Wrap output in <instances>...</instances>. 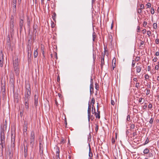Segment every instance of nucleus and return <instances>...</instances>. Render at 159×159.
Segmentation results:
<instances>
[{"label": "nucleus", "mask_w": 159, "mask_h": 159, "mask_svg": "<svg viewBox=\"0 0 159 159\" xmlns=\"http://www.w3.org/2000/svg\"><path fill=\"white\" fill-rule=\"evenodd\" d=\"M13 65L16 75H19V60L18 58L14 57L13 59Z\"/></svg>", "instance_id": "nucleus-1"}, {"label": "nucleus", "mask_w": 159, "mask_h": 159, "mask_svg": "<svg viewBox=\"0 0 159 159\" xmlns=\"http://www.w3.org/2000/svg\"><path fill=\"white\" fill-rule=\"evenodd\" d=\"M10 79L9 83V85L11 89H12L13 91L15 89V77L14 74L11 73L9 75Z\"/></svg>", "instance_id": "nucleus-2"}, {"label": "nucleus", "mask_w": 159, "mask_h": 159, "mask_svg": "<svg viewBox=\"0 0 159 159\" xmlns=\"http://www.w3.org/2000/svg\"><path fill=\"white\" fill-rule=\"evenodd\" d=\"M30 139V147L31 148H33L34 144L35 142L34 133L33 131H32L31 132Z\"/></svg>", "instance_id": "nucleus-3"}, {"label": "nucleus", "mask_w": 159, "mask_h": 159, "mask_svg": "<svg viewBox=\"0 0 159 159\" xmlns=\"http://www.w3.org/2000/svg\"><path fill=\"white\" fill-rule=\"evenodd\" d=\"M5 125H1L0 128V138H5V135L7 127Z\"/></svg>", "instance_id": "nucleus-4"}, {"label": "nucleus", "mask_w": 159, "mask_h": 159, "mask_svg": "<svg viewBox=\"0 0 159 159\" xmlns=\"http://www.w3.org/2000/svg\"><path fill=\"white\" fill-rule=\"evenodd\" d=\"M10 30L11 31L13 32L14 31V27L15 25V20L13 16L12 15L11 17V19L10 22Z\"/></svg>", "instance_id": "nucleus-5"}, {"label": "nucleus", "mask_w": 159, "mask_h": 159, "mask_svg": "<svg viewBox=\"0 0 159 159\" xmlns=\"http://www.w3.org/2000/svg\"><path fill=\"white\" fill-rule=\"evenodd\" d=\"M24 16H23L22 18L21 17L20 18L19 25L20 27V32L22 30L23 27L25 26V24L24 23Z\"/></svg>", "instance_id": "nucleus-6"}, {"label": "nucleus", "mask_w": 159, "mask_h": 159, "mask_svg": "<svg viewBox=\"0 0 159 159\" xmlns=\"http://www.w3.org/2000/svg\"><path fill=\"white\" fill-rule=\"evenodd\" d=\"M11 147L12 148H11V150L9 148H8V152H7V156H8L9 159H11L13 157V151L14 149L13 148L14 147V145L12 146V145Z\"/></svg>", "instance_id": "nucleus-7"}, {"label": "nucleus", "mask_w": 159, "mask_h": 159, "mask_svg": "<svg viewBox=\"0 0 159 159\" xmlns=\"http://www.w3.org/2000/svg\"><path fill=\"white\" fill-rule=\"evenodd\" d=\"M31 95L30 88L29 87L28 88H26L25 96L24 98H30Z\"/></svg>", "instance_id": "nucleus-8"}, {"label": "nucleus", "mask_w": 159, "mask_h": 159, "mask_svg": "<svg viewBox=\"0 0 159 159\" xmlns=\"http://www.w3.org/2000/svg\"><path fill=\"white\" fill-rule=\"evenodd\" d=\"M24 157L25 158H26L28 155L27 152H28V146L27 145L26 146H25L24 145Z\"/></svg>", "instance_id": "nucleus-9"}, {"label": "nucleus", "mask_w": 159, "mask_h": 159, "mask_svg": "<svg viewBox=\"0 0 159 159\" xmlns=\"http://www.w3.org/2000/svg\"><path fill=\"white\" fill-rule=\"evenodd\" d=\"M27 123L25 122V121L24 123V130H23V132L24 133H26L27 132Z\"/></svg>", "instance_id": "nucleus-10"}, {"label": "nucleus", "mask_w": 159, "mask_h": 159, "mask_svg": "<svg viewBox=\"0 0 159 159\" xmlns=\"http://www.w3.org/2000/svg\"><path fill=\"white\" fill-rule=\"evenodd\" d=\"M38 98L37 97L36 95H35L34 96V105L36 108L38 106Z\"/></svg>", "instance_id": "nucleus-11"}, {"label": "nucleus", "mask_w": 159, "mask_h": 159, "mask_svg": "<svg viewBox=\"0 0 159 159\" xmlns=\"http://www.w3.org/2000/svg\"><path fill=\"white\" fill-rule=\"evenodd\" d=\"M104 57L105 55H104L103 56H102L101 59V66L102 69V68L104 64Z\"/></svg>", "instance_id": "nucleus-12"}, {"label": "nucleus", "mask_w": 159, "mask_h": 159, "mask_svg": "<svg viewBox=\"0 0 159 159\" xmlns=\"http://www.w3.org/2000/svg\"><path fill=\"white\" fill-rule=\"evenodd\" d=\"M91 106L89 104V106L88 109V116H90V115H91Z\"/></svg>", "instance_id": "nucleus-13"}, {"label": "nucleus", "mask_w": 159, "mask_h": 159, "mask_svg": "<svg viewBox=\"0 0 159 159\" xmlns=\"http://www.w3.org/2000/svg\"><path fill=\"white\" fill-rule=\"evenodd\" d=\"M116 59L114 58L112 60V67L113 70H114L116 66Z\"/></svg>", "instance_id": "nucleus-14"}, {"label": "nucleus", "mask_w": 159, "mask_h": 159, "mask_svg": "<svg viewBox=\"0 0 159 159\" xmlns=\"http://www.w3.org/2000/svg\"><path fill=\"white\" fill-rule=\"evenodd\" d=\"M27 24L28 26V27H30V19L29 17L27 16Z\"/></svg>", "instance_id": "nucleus-15"}, {"label": "nucleus", "mask_w": 159, "mask_h": 159, "mask_svg": "<svg viewBox=\"0 0 159 159\" xmlns=\"http://www.w3.org/2000/svg\"><path fill=\"white\" fill-rule=\"evenodd\" d=\"M3 61V54L2 51H1L0 53V61Z\"/></svg>", "instance_id": "nucleus-16"}, {"label": "nucleus", "mask_w": 159, "mask_h": 159, "mask_svg": "<svg viewBox=\"0 0 159 159\" xmlns=\"http://www.w3.org/2000/svg\"><path fill=\"white\" fill-rule=\"evenodd\" d=\"M7 49H8L9 50H12L10 43L8 42V43H7Z\"/></svg>", "instance_id": "nucleus-17"}, {"label": "nucleus", "mask_w": 159, "mask_h": 159, "mask_svg": "<svg viewBox=\"0 0 159 159\" xmlns=\"http://www.w3.org/2000/svg\"><path fill=\"white\" fill-rule=\"evenodd\" d=\"M136 67V68L137 72L138 73L140 72L141 70V67L140 66H137Z\"/></svg>", "instance_id": "nucleus-18"}, {"label": "nucleus", "mask_w": 159, "mask_h": 159, "mask_svg": "<svg viewBox=\"0 0 159 159\" xmlns=\"http://www.w3.org/2000/svg\"><path fill=\"white\" fill-rule=\"evenodd\" d=\"M11 142H13V144L12 145V146H13V145L14 146V142L15 141V136H13V134H12V135H11Z\"/></svg>", "instance_id": "nucleus-19"}, {"label": "nucleus", "mask_w": 159, "mask_h": 159, "mask_svg": "<svg viewBox=\"0 0 159 159\" xmlns=\"http://www.w3.org/2000/svg\"><path fill=\"white\" fill-rule=\"evenodd\" d=\"M31 57V52H28V61H30Z\"/></svg>", "instance_id": "nucleus-20"}, {"label": "nucleus", "mask_w": 159, "mask_h": 159, "mask_svg": "<svg viewBox=\"0 0 159 159\" xmlns=\"http://www.w3.org/2000/svg\"><path fill=\"white\" fill-rule=\"evenodd\" d=\"M16 3H12V9L13 11H16Z\"/></svg>", "instance_id": "nucleus-21"}, {"label": "nucleus", "mask_w": 159, "mask_h": 159, "mask_svg": "<svg viewBox=\"0 0 159 159\" xmlns=\"http://www.w3.org/2000/svg\"><path fill=\"white\" fill-rule=\"evenodd\" d=\"M38 52L37 51V49H36V50H35L34 52V58H36L37 56H38Z\"/></svg>", "instance_id": "nucleus-22"}, {"label": "nucleus", "mask_w": 159, "mask_h": 159, "mask_svg": "<svg viewBox=\"0 0 159 159\" xmlns=\"http://www.w3.org/2000/svg\"><path fill=\"white\" fill-rule=\"evenodd\" d=\"M95 102V99L94 98H92L91 99V101L90 102V105H94Z\"/></svg>", "instance_id": "nucleus-23"}, {"label": "nucleus", "mask_w": 159, "mask_h": 159, "mask_svg": "<svg viewBox=\"0 0 159 159\" xmlns=\"http://www.w3.org/2000/svg\"><path fill=\"white\" fill-rule=\"evenodd\" d=\"M1 84L2 85V88H1L2 90V92H5V85H3V83H2V82H1Z\"/></svg>", "instance_id": "nucleus-24"}, {"label": "nucleus", "mask_w": 159, "mask_h": 159, "mask_svg": "<svg viewBox=\"0 0 159 159\" xmlns=\"http://www.w3.org/2000/svg\"><path fill=\"white\" fill-rule=\"evenodd\" d=\"M89 156L90 158H91V157H92L93 156V153H92V152H90L91 148H90V145L89 144Z\"/></svg>", "instance_id": "nucleus-25"}, {"label": "nucleus", "mask_w": 159, "mask_h": 159, "mask_svg": "<svg viewBox=\"0 0 159 159\" xmlns=\"http://www.w3.org/2000/svg\"><path fill=\"white\" fill-rule=\"evenodd\" d=\"M92 114H94L96 118H98V119L100 118V116L99 115L96 111L94 113H92Z\"/></svg>", "instance_id": "nucleus-26"}, {"label": "nucleus", "mask_w": 159, "mask_h": 159, "mask_svg": "<svg viewBox=\"0 0 159 159\" xmlns=\"http://www.w3.org/2000/svg\"><path fill=\"white\" fill-rule=\"evenodd\" d=\"M30 98H24V100L25 101V103L27 104V103H29V100Z\"/></svg>", "instance_id": "nucleus-27"}, {"label": "nucleus", "mask_w": 159, "mask_h": 159, "mask_svg": "<svg viewBox=\"0 0 159 159\" xmlns=\"http://www.w3.org/2000/svg\"><path fill=\"white\" fill-rule=\"evenodd\" d=\"M144 100L142 98H139V102L141 103V104H143L144 102Z\"/></svg>", "instance_id": "nucleus-28"}, {"label": "nucleus", "mask_w": 159, "mask_h": 159, "mask_svg": "<svg viewBox=\"0 0 159 159\" xmlns=\"http://www.w3.org/2000/svg\"><path fill=\"white\" fill-rule=\"evenodd\" d=\"M109 41L110 42H111L112 41V37L111 34H109Z\"/></svg>", "instance_id": "nucleus-29"}, {"label": "nucleus", "mask_w": 159, "mask_h": 159, "mask_svg": "<svg viewBox=\"0 0 159 159\" xmlns=\"http://www.w3.org/2000/svg\"><path fill=\"white\" fill-rule=\"evenodd\" d=\"M31 47L30 45H28V52H31Z\"/></svg>", "instance_id": "nucleus-30"}, {"label": "nucleus", "mask_w": 159, "mask_h": 159, "mask_svg": "<svg viewBox=\"0 0 159 159\" xmlns=\"http://www.w3.org/2000/svg\"><path fill=\"white\" fill-rule=\"evenodd\" d=\"M96 111V109L94 105H93L92 107V113H94Z\"/></svg>", "instance_id": "nucleus-31"}, {"label": "nucleus", "mask_w": 159, "mask_h": 159, "mask_svg": "<svg viewBox=\"0 0 159 159\" xmlns=\"http://www.w3.org/2000/svg\"><path fill=\"white\" fill-rule=\"evenodd\" d=\"M143 152L144 154H148L149 153V150L148 148H146L144 150Z\"/></svg>", "instance_id": "nucleus-32"}, {"label": "nucleus", "mask_w": 159, "mask_h": 159, "mask_svg": "<svg viewBox=\"0 0 159 159\" xmlns=\"http://www.w3.org/2000/svg\"><path fill=\"white\" fill-rule=\"evenodd\" d=\"M93 90V84H90V90Z\"/></svg>", "instance_id": "nucleus-33"}, {"label": "nucleus", "mask_w": 159, "mask_h": 159, "mask_svg": "<svg viewBox=\"0 0 159 159\" xmlns=\"http://www.w3.org/2000/svg\"><path fill=\"white\" fill-rule=\"evenodd\" d=\"M96 35H95V33L94 32H93V41H94V40H95V38H96Z\"/></svg>", "instance_id": "nucleus-34"}, {"label": "nucleus", "mask_w": 159, "mask_h": 159, "mask_svg": "<svg viewBox=\"0 0 159 159\" xmlns=\"http://www.w3.org/2000/svg\"><path fill=\"white\" fill-rule=\"evenodd\" d=\"M153 28L156 29H157V24L156 23H153Z\"/></svg>", "instance_id": "nucleus-35"}, {"label": "nucleus", "mask_w": 159, "mask_h": 159, "mask_svg": "<svg viewBox=\"0 0 159 159\" xmlns=\"http://www.w3.org/2000/svg\"><path fill=\"white\" fill-rule=\"evenodd\" d=\"M52 16L53 20H54L55 19L56 16V13L55 12H54L53 14V15Z\"/></svg>", "instance_id": "nucleus-36"}, {"label": "nucleus", "mask_w": 159, "mask_h": 159, "mask_svg": "<svg viewBox=\"0 0 159 159\" xmlns=\"http://www.w3.org/2000/svg\"><path fill=\"white\" fill-rule=\"evenodd\" d=\"M142 8L138 9L137 10L138 13L139 14L141 13L142 12Z\"/></svg>", "instance_id": "nucleus-37"}, {"label": "nucleus", "mask_w": 159, "mask_h": 159, "mask_svg": "<svg viewBox=\"0 0 159 159\" xmlns=\"http://www.w3.org/2000/svg\"><path fill=\"white\" fill-rule=\"evenodd\" d=\"M25 108L26 109L28 110L29 108V103L27 104L25 103Z\"/></svg>", "instance_id": "nucleus-38"}, {"label": "nucleus", "mask_w": 159, "mask_h": 159, "mask_svg": "<svg viewBox=\"0 0 159 159\" xmlns=\"http://www.w3.org/2000/svg\"><path fill=\"white\" fill-rule=\"evenodd\" d=\"M148 108L150 109H151L152 108V105L151 103H149L148 106Z\"/></svg>", "instance_id": "nucleus-39"}, {"label": "nucleus", "mask_w": 159, "mask_h": 159, "mask_svg": "<svg viewBox=\"0 0 159 159\" xmlns=\"http://www.w3.org/2000/svg\"><path fill=\"white\" fill-rule=\"evenodd\" d=\"M97 104H98V105H97V113H98V115H100V111L99 110V109H98V103Z\"/></svg>", "instance_id": "nucleus-40"}, {"label": "nucleus", "mask_w": 159, "mask_h": 159, "mask_svg": "<svg viewBox=\"0 0 159 159\" xmlns=\"http://www.w3.org/2000/svg\"><path fill=\"white\" fill-rule=\"evenodd\" d=\"M139 83H136L135 84V87L136 88L138 89L139 86Z\"/></svg>", "instance_id": "nucleus-41"}, {"label": "nucleus", "mask_w": 159, "mask_h": 159, "mask_svg": "<svg viewBox=\"0 0 159 159\" xmlns=\"http://www.w3.org/2000/svg\"><path fill=\"white\" fill-rule=\"evenodd\" d=\"M96 127L95 128V131L96 132H97L98 129V125L96 124Z\"/></svg>", "instance_id": "nucleus-42"}, {"label": "nucleus", "mask_w": 159, "mask_h": 159, "mask_svg": "<svg viewBox=\"0 0 159 159\" xmlns=\"http://www.w3.org/2000/svg\"><path fill=\"white\" fill-rule=\"evenodd\" d=\"M147 34L148 35V36L149 37H150V35H151V32L149 30L147 32Z\"/></svg>", "instance_id": "nucleus-43"}, {"label": "nucleus", "mask_w": 159, "mask_h": 159, "mask_svg": "<svg viewBox=\"0 0 159 159\" xmlns=\"http://www.w3.org/2000/svg\"><path fill=\"white\" fill-rule=\"evenodd\" d=\"M153 119L152 118H151L150 120V121H149V123L150 124L152 125V124L153 123Z\"/></svg>", "instance_id": "nucleus-44"}, {"label": "nucleus", "mask_w": 159, "mask_h": 159, "mask_svg": "<svg viewBox=\"0 0 159 159\" xmlns=\"http://www.w3.org/2000/svg\"><path fill=\"white\" fill-rule=\"evenodd\" d=\"M146 5L148 8H150L151 7V4L150 3L148 2L147 3Z\"/></svg>", "instance_id": "nucleus-45"}, {"label": "nucleus", "mask_w": 159, "mask_h": 159, "mask_svg": "<svg viewBox=\"0 0 159 159\" xmlns=\"http://www.w3.org/2000/svg\"><path fill=\"white\" fill-rule=\"evenodd\" d=\"M151 13L152 14H153L154 13V11L153 8H151Z\"/></svg>", "instance_id": "nucleus-46"}, {"label": "nucleus", "mask_w": 159, "mask_h": 159, "mask_svg": "<svg viewBox=\"0 0 159 159\" xmlns=\"http://www.w3.org/2000/svg\"><path fill=\"white\" fill-rule=\"evenodd\" d=\"M144 77L145 79H148L149 78V76L148 74H146L145 75Z\"/></svg>", "instance_id": "nucleus-47"}, {"label": "nucleus", "mask_w": 159, "mask_h": 159, "mask_svg": "<svg viewBox=\"0 0 159 159\" xmlns=\"http://www.w3.org/2000/svg\"><path fill=\"white\" fill-rule=\"evenodd\" d=\"M148 142H149L148 139V138H147L146 139V141L145 142L144 144H146L148 143Z\"/></svg>", "instance_id": "nucleus-48"}, {"label": "nucleus", "mask_w": 159, "mask_h": 159, "mask_svg": "<svg viewBox=\"0 0 159 159\" xmlns=\"http://www.w3.org/2000/svg\"><path fill=\"white\" fill-rule=\"evenodd\" d=\"M3 61H0V66L1 67H3Z\"/></svg>", "instance_id": "nucleus-49"}, {"label": "nucleus", "mask_w": 159, "mask_h": 159, "mask_svg": "<svg viewBox=\"0 0 159 159\" xmlns=\"http://www.w3.org/2000/svg\"><path fill=\"white\" fill-rule=\"evenodd\" d=\"M146 104L147 103H145V104L143 106V109H145L147 108V106Z\"/></svg>", "instance_id": "nucleus-50"}, {"label": "nucleus", "mask_w": 159, "mask_h": 159, "mask_svg": "<svg viewBox=\"0 0 159 159\" xmlns=\"http://www.w3.org/2000/svg\"><path fill=\"white\" fill-rule=\"evenodd\" d=\"M134 61H135L134 60H133L132 64V67H134L135 66V62H134Z\"/></svg>", "instance_id": "nucleus-51"}, {"label": "nucleus", "mask_w": 159, "mask_h": 159, "mask_svg": "<svg viewBox=\"0 0 159 159\" xmlns=\"http://www.w3.org/2000/svg\"><path fill=\"white\" fill-rule=\"evenodd\" d=\"M134 128V124H132L130 126L131 129H133Z\"/></svg>", "instance_id": "nucleus-52"}, {"label": "nucleus", "mask_w": 159, "mask_h": 159, "mask_svg": "<svg viewBox=\"0 0 159 159\" xmlns=\"http://www.w3.org/2000/svg\"><path fill=\"white\" fill-rule=\"evenodd\" d=\"M95 89H97V90H98L99 87H97V86H98V84L97 83H95Z\"/></svg>", "instance_id": "nucleus-53"}, {"label": "nucleus", "mask_w": 159, "mask_h": 159, "mask_svg": "<svg viewBox=\"0 0 159 159\" xmlns=\"http://www.w3.org/2000/svg\"><path fill=\"white\" fill-rule=\"evenodd\" d=\"M155 42L157 44H158L159 42V39H156L155 40Z\"/></svg>", "instance_id": "nucleus-54"}, {"label": "nucleus", "mask_w": 159, "mask_h": 159, "mask_svg": "<svg viewBox=\"0 0 159 159\" xmlns=\"http://www.w3.org/2000/svg\"><path fill=\"white\" fill-rule=\"evenodd\" d=\"M111 143L114 144L115 143V139L114 138H112L111 139Z\"/></svg>", "instance_id": "nucleus-55"}, {"label": "nucleus", "mask_w": 159, "mask_h": 159, "mask_svg": "<svg viewBox=\"0 0 159 159\" xmlns=\"http://www.w3.org/2000/svg\"><path fill=\"white\" fill-rule=\"evenodd\" d=\"M140 31V27L139 26H137V32H139Z\"/></svg>", "instance_id": "nucleus-56"}, {"label": "nucleus", "mask_w": 159, "mask_h": 159, "mask_svg": "<svg viewBox=\"0 0 159 159\" xmlns=\"http://www.w3.org/2000/svg\"><path fill=\"white\" fill-rule=\"evenodd\" d=\"M126 120L127 121H129L130 120V117L129 115L127 116Z\"/></svg>", "instance_id": "nucleus-57"}, {"label": "nucleus", "mask_w": 159, "mask_h": 159, "mask_svg": "<svg viewBox=\"0 0 159 159\" xmlns=\"http://www.w3.org/2000/svg\"><path fill=\"white\" fill-rule=\"evenodd\" d=\"M158 60V58L157 57H155L153 59V61L154 62H156Z\"/></svg>", "instance_id": "nucleus-58"}, {"label": "nucleus", "mask_w": 159, "mask_h": 159, "mask_svg": "<svg viewBox=\"0 0 159 159\" xmlns=\"http://www.w3.org/2000/svg\"><path fill=\"white\" fill-rule=\"evenodd\" d=\"M147 25V22L144 21L143 22V25L144 27H145L146 25Z\"/></svg>", "instance_id": "nucleus-59"}, {"label": "nucleus", "mask_w": 159, "mask_h": 159, "mask_svg": "<svg viewBox=\"0 0 159 159\" xmlns=\"http://www.w3.org/2000/svg\"><path fill=\"white\" fill-rule=\"evenodd\" d=\"M148 156L149 157H152L153 156V154L151 152L149 153Z\"/></svg>", "instance_id": "nucleus-60"}, {"label": "nucleus", "mask_w": 159, "mask_h": 159, "mask_svg": "<svg viewBox=\"0 0 159 159\" xmlns=\"http://www.w3.org/2000/svg\"><path fill=\"white\" fill-rule=\"evenodd\" d=\"M150 92V90L149 89H147V92H146V95H148Z\"/></svg>", "instance_id": "nucleus-61"}, {"label": "nucleus", "mask_w": 159, "mask_h": 159, "mask_svg": "<svg viewBox=\"0 0 159 159\" xmlns=\"http://www.w3.org/2000/svg\"><path fill=\"white\" fill-rule=\"evenodd\" d=\"M111 105H114V104H115V102L114 101H113V100H111Z\"/></svg>", "instance_id": "nucleus-62"}, {"label": "nucleus", "mask_w": 159, "mask_h": 159, "mask_svg": "<svg viewBox=\"0 0 159 159\" xmlns=\"http://www.w3.org/2000/svg\"><path fill=\"white\" fill-rule=\"evenodd\" d=\"M151 69V67L150 66H148V71H150Z\"/></svg>", "instance_id": "nucleus-63"}, {"label": "nucleus", "mask_w": 159, "mask_h": 159, "mask_svg": "<svg viewBox=\"0 0 159 159\" xmlns=\"http://www.w3.org/2000/svg\"><path fill=\"white\" fill-rule=\"evenodd\" d=\"M155 55L156 56H159V52H156L155 53Z\"/></svg>", "instance_id": "nucleus-64"}]
</instances>
